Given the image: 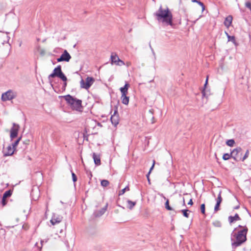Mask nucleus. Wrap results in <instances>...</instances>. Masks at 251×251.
<instances>
[{
  "label": "nucleus",
  "instance_id": "1",
  "mask_svg": "<svg viewBox=\"0 0 251 251\" xmlns=\"http://www.w3.org/2000/svg\"><path fill=\"white\" fill-rule=\"evenodd\" d=\"M235 230L238 231L237 232L233 231L231 236V245L234 248L240 246L247 240L248 228L246 226L239 225L235 229L234 231Z\"/></svg>",
  "mask_w": 251,
  "mask_h": 251
},
{
  "label": "nucleus",
  "instance_id": "2",
  "mask_svg": "<svg viewBox=\"0 0 251 251\" xmlns=\"http://www.w3.org/2000/svg\"><path fill=\"white\" fill-rule=\"evenodd\" d=\"M155 15L158 21L162 22L167 25H173V15L168 7L163 8L160 6L155 13Z\"/></svg>",
  "mask_w": 251,
  "mask_h": 251
},
{
  "label": "nucleus",
  "instance_id": "3",
  "mask_svg": "<svg viewBox=\"0 0 251 251\" xmlns=\"http://www.w3.org/2000/svg\"><path fill=\"white\" fill-rule=\"evenodd\" d=\"M65 100L70 105L72 108L76 110H78L81 107V100H77L68 95L64 96Z\"/></svg>",
  "mask_w": 251,
  "mask_h": 251
},
{
  "label": "nucleus",
  "instance_id": "4",
  "mask_svg": "<svg viewBox=\"0 0 251 251\" xmlns=\"http://www.w3.org/2000/svg\"><path fill=\"white\" fill-rule=\"evenodd\" d=\"M55 76L60 78L63 81H64L65 86L67 85L66 81L67 80V78L66 76L65 75L62 73L61 71V67L60 65L58 66L53 70L52 73L49 75V78H53Z\"/></svg>",
  "mask_w": 251,
  "mask_h": 251
},
{
  "label": "nucleus",
  "instance_id": "5",
  "mask_svg": "<svg viewBox=\"0 0 251 251\" xmlns=\"http://www.w3.org/2000/svg\"><path fill=\"white\" fill-rule=\"evenodd\" d=\"M17 97V93L13 90H9L2 94L1 100L3 101L11 100Z\"/></svg>",
  "mask_w": 251,
  "mask_h": 251
},
{
  "label": "nucleus",
  "instance_id": "6",
  "mask_svg": "<svg viewBox=\"0 0 251 251\" xmlns=\"http://www.w3.org/2000/svg\"><path fill=\"white\" fill-rule=\"evenodd\" d=\"M95 82V79L92 77L88 76L85 80L82 79L80 81L81 88L88 89Z\"/></svg>",
  "mask_w": 251,
  "mask_h": 251
},
{
  "label": "nucleus",
  "instance_id": "7",
  "mask_svg": "<svg viewBox=\"0 0 251 251\" xmlns=\"http://www.w3.org/2000/svg\"><path fill=\"white\" fill-rule=\"evenodd\" d=\"M110 60L112 64H115L120 66L125 65L124 62L121 60L118 55L115 52L111 53Z\"/></svg>",
  "mask_w": 251,
  "mask_h": 251
},
{
  "label": "nucleus",
  "instance_id": "8",
  "mask_svg": "<svg viewBox=\"0 0 251 251\" xmlns=\"http://www.w3.org/2000/svg\"><path fill=\"white\" fill-rule=\"evenodd\" d=\"M242 149L240 147L234 149L231 152V156L236 161H239L241 159Z\"/></svg>",
  "mask_w": 251,
  "mask_h": 251
},
{
  "label": "nucleus",
  "instance_id": "9",
  "mask_svg": "<svg viewBox=\"0 0 251 251\" xmlns=\"http://www.w3.org/2000/svg\"><path fill=\"white\" fill-rule=\"evenodd\" d=\"M20 126L14 123L13 126L10 129V138L12 140L18 135L19 130Z\"/></svg>",
  "mask_w": 251,
  "mask_h": 251
},
{
  "label": "nucleus",
  "instance_id": "10",
  "mask_svg": "<svg viewBox=\"0 0 251 251\" xmlns=\"http://www.w3.org/2000/svg\"><path fill=\"white\" fill-rule=\"evenodd\" d=\"M71 58V56L70 54L66 50H65L61 56L57 59V61L58 62L62 61L69 62Z\"/></svg>",
  "mask_w": 251,
  "mask_h": 251
},
{
  "label": "nucleus",
  "instance_id": "11",
  "mask_svg": "<svg viewBox=\"0 0 251 251\" xmlns=\"http://www.w3.org/2000/svg\"><path fill=\"white\" fill-rule=\"evenodd\" d=\"M62 219L63 217L61 216L53 214L50 220V223L52 225H54L60 223L62 221Z\"/></svg>",
  "mask_w": 251,
  "mask_h": 251
},
{
  "label": "nucleus",
  "instance_id": "12",
  "mask_svg": "<svg viewBox=\"0 0 251 251\" xmlns=\"http://www.w3.org/2000/svg\"><path fill=\"white\" fill-rule=\"evenodd\" d=\"M111 121L113 125L115 126L119 124V117L117 110L114 111V114L111 117Z\"/></svg>",
  "mask_w": 251,
  "mask_h": 251
},
{
  "label": "nucleus",
  "instance_id": "13",
  "mask_svg": "<svg viewBox=\"0 0 251 251\" xmlns=\"http://www.w3.org/2000/svg\"><path fill=\"white\" fill-rule=\"evenodd\" d=\"M12 195V192L10 190L5 191L1 201V203L3 206H4L7 203L6 199L11 196Z\"/></svg>",
  "mask_w": 251,
  "mask_h": 251
},
{
  "label": "nucleus",
  "instance_id": "14",
  "mask_svg": "<svg viewBox=\"0 0 251 251\" xmlns=\"http://www.w3.org/2000/svg\"><path fill=\"white\" fill-rule=\"evenodd\" d=\"M15 150V149L12 146H8L6 148V150L4 152V156H9L12 155Z\"/></svg>",
  "mask_w": 251,
  "mask_h": 251
},
{
  "label": "nucleus",
  "instance_id": "15",
  "mask_svg": "<svg viewBox=\"0 0 251 251\" xmlns=\"http://www.w3.org/2000/svg\"><path fill=\"white\" fill-rule=\"evenodd\" d=\"M129 87V85L126 83L125 84V86L123 87H121L120 88V91L121 92L122 95H127L128 89Z\"/></svg>",
  "mask_w": 251,
  "mask_h": 251
},
{
  "label": "nucleus",
  "instance_id": "16",
  "mask_svg": "<svg viewBox=\"0 0 251 251\" xmlns=\"http://www.w3.org/2000/svg\"><path fill=\"white\" fill-rule=\"evenodd\" d=\"M93 158L95 162V164L96 165H100V155L96 154V153H93Z\"/></svg>",
  "mask_w": 251,
  "mask_h": 251
},
{
  "label": "nucleus",
  "instance_id": "17",
  "mask_svg": "<svg viewBox=\"0 0 251 251\" xmlns=\"http://www.w3.org/2000/svg\"><path fill=\"white\" fill-rule=\"evenodd\" d=\"M240 220L241 219L237 214H236L234 216H230L228 217V221L230 223H232Z\"/></svg>",
  "mask_w": 251,
  "mask_h": 251
},
{
  "label": "nucleus",
  "instance_id": "18",
  "mask_svg": "<svg viewBox=\"0 0 251 251\" xmlns=\"http://www.w3.org/2000/svg\"><path fill=\"white\" fill-rule=\"evenodd\" d=\"M232 21V17L230 15L227 16L224 22L225 26L228 27L231 24Z\"/></svg>",
  "mask_w": 251,
  "mask_h": 251
},
{
  "label": "nucleus",
  "instance_id": "19",
  "mask_svg": "<svg viewBox=\"0 0 251 251\" xmlns=\"http://www.w3.org/2000/svg\"><path fill=\"white\" fill-rule=\"evenodd\" d=\"M165 208L168 210H174L176 211V209H178L179 207L177 205H175V207L173 208L169 205V201L167 199L165 202Z\"/></svg>",
  "mask_w": 251,
  "mask_h": 251
},
{
  "label": "nucleus",
  "instance_id": "20",
  "mask_svg": "<svg viewBox=\"0 0 251 251\" xmlns=\"http://www.w3.org/2000/svg\"><path fill=\"white\" fill-rule=\"evenodd\" d=\"M179 207L178 209H177V210H176V212H181L183 216L186 218L189 217V213L188 212H190V211L188 209H182V210H179Z\"/></svg>",
  "mask_w": 251,
  "mask_h": 251
},
{
  "label": "nucleus",
  "instance_id": "21",
  "mask_svg": "<svg viewBox=\"0 0 251 251\" xmlns=\"http://www.w3.org/2000/svg\"><path fill=\"white\" fill-rule=\"evenodd\" d=\"M121 100L123 104L127 105L129 102V97H127L126 95L121 96Z\"/></svg>",
  "mask_w": 251,
  "mask_h": 251
},
{
  "label": "nucleus",
  "instance_id": "22",
  "mask_svg": "<svg viewBox=\"0 0 251 251\" xmlns=\"http://www.w3.org/2000/svg\"><path fill=\"white\" fill-rule=\"evenodd\" d=\"M136 202L135 201H132L130 200H128L127 201V207L131 210L136 205Z\"/></svg>",
  "mask_w": 251,
  "mask_h": 251
},
{
  "label": "nucleus",
  "instance_id": "23",
  "mask_svg": "<svg viewBox=\"0 0 251 251\" xmlns=\"http://www.w3.org/2000/svg\"><path fill=\"white\" fill-rule=\"evenodd\" d=\"M234 143H235V141L233 139L228 140L226 142V145L229 147H233Z\"/></svg>",
  "mask_w": 251,
  "mask_h": 251
},
{
  "label": "nucleus",
  "instance_id": "24",
  "mask_svg": "<svg viewBox=\"0 0 251 251\" xmlns=\"http://www.w3.org/2000/svg\"><path fill=\"white\" fill-rule=\"evenodd\" d=\"M129 191V188L128 186H126L124 189H123L119 191V196L122 195L125 193L126 191Z\"/></svg>",
  "mask_w": 251,
  "mask_h": 251
},
{
  "label": "nucleus",
  "instance_id": "25",
  "mask_svg": "<svg viewBox=\"0 0 251 251\" xmlns=\"http://www.w3.org/2000/svg\"><path fill=\"white\" fill-rule=\"evenodd\" d=\"M216 202L221 204L222 201V198L221 197V192L220 191L218 194L217 198L216 199Z\"/></svg>",
  "mask_w": 251,
  "mask_h": 251
},
{
  "label": "nucleus",
  "instance_id": "26",
  "mask_svg": "<svg viewBox=\"0 0 251 251\" xmlns=\"http://www.w3.org/2000/svg\"><path fill=\"white\" fill-rule=\"evenodd\" d=\"M249 155V151L248 150H247L244 156L243 157L241 156V159L240 160V161H244L245 159H246L248 157Z\"/></svg>",
  "mask_w": 251,
  "mask_h": 251
},
{
  "label": "nucleus",
  "instance_id": "27",
  "mask_svg": "<svg viewBox=\"0 0 251 251\" xmlns=\"http://www.w3.org/2000/svg\"><path fill=\"white\" fill-rule=\"evenodd\" d=\"M109 184V182L108 180L104 179L101 181V185L103 187H106Z\"/></svg>",
  "mask_w": 251,
  "mask_h": 251
},
{
  "label": "nucleus",
  "instance_id": "28",
  "mask_svg": "<svg viewBox=\"0 0 251 251\" xmlns=\"http://www.w3.org/2000/svg\"><path fill=\"white\" fill-rule=\"evenodd\" d=\"M231 156V154H229L228 153H225L223 156V159L225 160H227L230 158Z\"/></svg>",
  "mask_w": 251,
  "mask_h": 251
},
{
  "label": "nucleus",
  "instance_id": "29",
  "mask_svg": "<svg viewBox=\"0 0 251 251\" xmlns=\"http://www.w3.org/2000/svg\"><path fill=\"white\" fill-rule=\"evenodd\" d=\"M226 34L227 35L228 41H232L233 42H234V41H235V38H234V36H231L229 35L227 33H226Z\"/></svg>",
  "mask_w": 251,
  "mask_h": 251
},
{
  "label": "nucleus",
  "instance_id": "30",
  "mask_svg": "<svg viewBox=\"0 0 251 251\" xmlns=\"http://www.w3.org/2000/svg\"><path fill=\"white\" fill-rule=\"evenodd\" d=\"M201 210L203 214H205V204H202L201 205Z\"/></svg>",
  "mask_w": 251,
  "mask_h": 251
},
{
  "label": "nucleus",
  "instance_id": "31",
  "mask_svg": "<svg viewBox=\"0 0 251 251\" xmlns=\"http://www.w3.org/2000/svg\"><path fill=\"white\" fill-rule=\"evenodd\" d=\"M213 224L216 227H220L221 226V223L219 221H215L213 222Z\"/></svg>",
  "mask_w": 251,
  "mask_h": 251
},
{
  "label": "nucleus",
  "instance_id": "32",
  "mask_svg": "<svg viewBox=\"0 0 251 251\" xmlns=\"http://www.w3.org/2000/svg\"><path fill=\"white\" fill-rule=\"evenodd\" d=\"M245 6L246 7L249 8L251 11V2L250 1H247L245 3Z\"/></svg>",
  "mask_w": 251,
  "mask_h": 251
},
{
  "label": "nucleus",
  "instance_id": "33",
  "mask_svg": "<svg viewBox=\"0 0 251 251\" xmlns=\"http://www.w3.org/2000/svg\"><path fill=\"white\" fill-rule=\"evenodd\" d=\"M220 204L216 202V205L214 207V211L215 212H217L218 210H219V206Z\"/></svg>",
  "mask_w": 251,
  "mask_h": 251
},
{
  "label": "nucleus",
  "instance_id": "34",
  "mask_svg": "<svg viewBox=\"0 0 251 251\" xmlns=\"http://www.w3.org/2000/svg\"><path fill=\"white\" fill-rule=\"evenodd\" d=\"M72 176L73 181L75 182L77 180V177L74 173L72 172Z\"/></svg>",
  "mask_w": 251,
  "mask_h": 251
},
{
  "label": "nucleus",
  "instance_id": "35",
  "mask_svg": "<svg viewBox=\"0 0 251 251\" xmlns=\"http://www.w3.org/2000/svg\"><path fill=\"white\" fill-rule=\"evenodd\" d=\"M106 207H107V205L105 206V208H103L102 209H101L100 211V214L97 215V216H101L102 214H103L105 212V210H106Z\"/></svg>",
  "mask_w": 251,
  "mask_h": 251
},
{
  "label": "nucleus",
  "instance_id": "36",
  "mask_svg": "<svg viewBox=\"0 0 251 251\" xmlns=\"http://www.w3.org/2000/svg\"><path fill=\"white\" fill-rule=\"evenodd\" d=\"M198 3L201 7L202 10L203 11L204 10L205 7L203 3L200 1H198Z\"/></svg>",
  "mask_w": 251,
  "mask_h": 251
},
{
  "label": "nucleus",
  "instance_id": "37",
  "mask_svg": "<svg viewBox=\"0 0 251 251\" xmlns=\"http://www.w3.org/2000/svg\"><path fill=\"white\" fill-rule=\"evenodd\" d=\"M19 143V142H18V141H17V140H16V141H15V142L12 144V147H13L14 148L16 149V147H17V146L18 145Z\"/></svg>",
  "mask_w": 251,
  "mask_h": 251
},
{
  "label": "nucleus",
  "instance_id": "38",
  "mask_svg": "<svg viewBox=\"0 0 251 251\" xmlns=\"http://www.w3.org/2000/svg\"><path fill=\"white\" fill-rule=\"evenodd\" d=\"M154 164H155V160H153V164H152V166L151 167V168H150V171H149V174H150V173H151V171H152V169H153L154 166Z\"/></svg>",
  "mask_w": 251,
  "mask_h": 251
},
{
  "label": "nucleus",
  "instance_id": "39",
  "mask_svg": "<svg viewBox=\"0 0 251 251\" xmlns=\"http://www.w3.org/2000/svg\"><path fill=\"white\" fill-rule=\"evenodd\" d=\"M180 203H181L182 205L183 206H185V199H184V198H182V200H181V201H180Z\"/></svg>",
  "mask_w": 251,
  "mask_h": 251
},
{
  "label": "nucleus",
  "instance_id": "40",
  "mask_svg": "<svg viewBox=\"0 0 251 251\" xmlns=\"http://www.w3.org/2000/svg\"><path fill=\"white\" fill-rule=\"evenodd\" d=\"M193 202L192 200L190 199V200L189 201L188 203V204L192 205L193 204Z\"/></svg>",
  "mask_w": 251,
  "mask_h": 251
},
{
  "label": "nucleus",
  "instance_id": "41",
  "mask_svg": "<svg viewBox=\"0 0 251 251\" xmlns=\"http://www.w3.org/2000/svg\"><path fill=\"white\" fill-rule=\"evenodd\" d=\"M207 82H208V76H207L206 77V81H205V84H204V86H206V85H207Z\"/></svg>",
  "mask_w": 251,
  "mask_h": 251
},
{
  "label": "nucleus",
  "instance_id": "42",
  "mask_svg": "<svg viewBox=\"0 0 251 251\" xmlns=\"http://www.w3.org/2000/svg\"><path fill=\"white\" fill-rule=\"evenodd\" d=\"M202 96H203V97H204V96H205V91H204V90L202 91Z\"/></svg>",
  "mask_w": 251,
  "mask_h": 251
},
{
  "label": "nucleus",
  "instance_id": "43",
  "mask_svg": "<svg viewBox=\"0 0 251 251\" xmlns=\"http://www.w3.org/2000/svg\"><path fill=\"white\" fill-rule=\"evenodd\" d=\"M149 175L150 174H149V173L147 175V177L148 178V181L149 182H150V179H149Z\"/></svg>",
  "mask_w": 251,
  "mask_h": 251
},
{
  "label": "nucleus",
  "instance_id": "44",
  "mask_svg": "<svg viewBox=\"0 0 251 251\" xmlns=\"http://www.w3.org/2000/svg\"><path fill=\"white\" fill-rule=\"evenodd\" d=\"M22 139V136L20 137L17 140V141H18V142H19Z\"/></svg>",
  "mask_w": 251,
  "mask_h": 251
},
{
  "label": "nucleus",
  "instance_id": "45",
  "mask_svg": "<svg viewBox=\"0 0 251 251\" xmlns=\"http://www.w3.org/2000/svg\"><path fill=\"white\" fill-rule=\"evenodd\" d=\"M192 1L193 2H197L198 3V0H192Z\"/></svg>",
  "mask_w": 251,
  "mask_h": 251
},
{
  "label": "nucleus",
  "instance_id": "46",
  "mask_svg": "<svg viewBox=\"0 0 251 251\" xmlns=\"http://www.w3.org/2000/svg\"><path fill=\"white\" fill-rule=\"evenodd\" d=\"M130 65V63L129 62H127V63H126V65H127V66H129Z\"/></svg>",
  "mask_w": 251,
  "mask_h": 251
},
{
  "label": "nucleus",
  "instance_id": "47",
  "mask_svg": "<svg viewBox=\"0 0 251 251\" xmlns=\"http://www.w3.org/2000/svg\"><path fill=\"white\" fill-rule=\"evenodd\" d=\"M6 38H7V40H8L9 37L7 36V35H6Z\"/></svg>",
  "mask_w": 251,
  "mask_h": 251
},
{
  "label": "nucleus",
  "instance_id": "48",
  "mask_svg": "<svg viewBox=\"0 0 251 251\" xmlns=\"http://www.w3.org/2000/svg\"><path fill=\"white\" fill-rule=\"evenodd\" d=\"M239 206H236L234 208L235 209H238L239 208Z\"/></svg>",
  "mask_w": 251,
  "mask_h": 251
}]
</instances>
